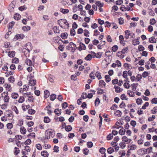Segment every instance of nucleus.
Instances as JSON below:
<instances>
[{"instance_id": "obj_7", "label": "nucleus", "mask_w": 157, "mask_h": 157, "mask_svg": "<svg viewBox=\"0 0 157 157\" xmlns=\"http://www.w3.org/2000/svg\"><path fill=\"white\" fill-rule=\"evenodd\" d=\"M14 3L15 2L13 1L9 5L8 7V10L10 11L11 12L13 10V9L15 7Z\"/></svg>"}, {"instance_id": "obj_32", "label": "nucleus", "mask_w": 157, "mask_h": 157, "mask_svg": "<svg viewBox=\"0 0 157 157\" xmlns=\"http://www.w3.org/2000/svg\"><path fill=\"white\" fill-rule=\"evenodd\" d=\"M25 101V98L23 96H21L18 100V102L21 103H23Z\"/></svg>"}, {"instance_id": "obj_1", "label": "nucleus", "mask_w": 157, "mask_h": 157, "mask_svg": "<svg viewBox=\"0 0 157 157\" xmlns=\"http://www.w3.org/2000/svg\"><path fill=\"white\" fill-rule=\"evenodd\" d=\"M25 47V48H23L22 49V51L23 52H25V50H27V52L29 53L30 52V50H31L32 49L31 46V44L30 42H28L27 43Z\"/></svg>"}, {"instance_id": "obj_59", "label": "nucleus", "mask_w": 157, "mask_h": 157, "mask_svg": "<svg viewBox=\"0 0 157 157\" xmlns=\"http://www.w3.org/2000/svg\"><path fill=\"white\" fill-rule=\"evenodd\" d=\"M35 111L32 109H29L28 110V113L31 114H33L35 113Z\"/></svg>"}, {"instance_id": "obj_28", "label": "nucleus", "mask_w": 157, "mask_h": 157, "mask_svg": "<svg viewBox=\"0 0 157 157\" xmlns=\"http://www.w3.org/2000/svg\"><path fill=\"white\" fill-rule=\"evenodd\" d=\"M140 42L138 39H135L132 41V44L134 45L139 44Z\"/></svg>"}, {"instance_id": "obj_2", "label": "nucleus", "mask_w": 157, "mask_h": 157, "mask_svg": "<svg viewBox=\"0 0 157 157\" xmlns=\"http://www.w3.org/2000/svg\"><path fill=\"white\" fill-rule=\"evenodd\" d=\"M122 66V64L120 61L118 60H116L115 63H113L112 64L111 66L115 68L116 67H120Z\"/></svg>"}, {"instance_id": "obj_25", "label": "nucleus", "mask_w": 157, "mask_h": 157, "mask_svg": "<svg viewBox=\"0 0 157 157\" xmlns=\"http://www.w3.org/2000/svg\"><path fill=\"white\" fill-rule=\"evenodd\" d=\"M49 94L50 93L49 91L48 90H46L44 91V97L45 98H46L48 97Z\"/></svg>"}, {"instance_id": "obj_24", "label": "nucleus", "mask_w": 157, "mask_h": 157, "mask_svg": "<svg viewBox=\"0 0 157 157\" xmlns=\"http://www.w3.org/2000/svg\"><path fill=\"white\" fill-rule=\"evenodd\" d=\"M142 75L140 74H138L136 77V79L137 82L139 81L142 78Z\"/></svg>"}, {"instance_id": "obj_39", "label": "nucleus", "mask_w": 157, "mask_h": 157, "mask_svg": "<svg viewBox=\"0 0 157 157\" xmlns=\"http://www.w3.org/2000/svg\"><path fill=\"white\" fill-rule=\"evenodd\" d=\"M44 122L46 123H48L50 121V119L48 117H44Z\"/></svg>"}, {"instance_id": "obj_5", "label": "nucleus", "mask_w": 157, "mask_h": 157, "mask_svg": "<svg viewBox=\"0 0 157 157\" xmlns=\"http://www.w3.org/2000/svg\"><path fill=\"white\" fill-rule=\"evenodd\" d=\"M122 140L123 142L127 144L130 143L132 140L128 138L125 136H123L122 138Z\"/></svg>"}, {"instance_id": "obj_11", "label": "nucleus", "mask_w": 157, "mask_h": 157, "mask_svg": "<svg viewBox=\"0 0 157 157\" xmlns=\"http://www.w3.org/2000/svg\"><path fill=\"white\" fill-rule=\"evenodd\" d=\"M125 33V38L127 39L129 38V36L130 35V31L129 30H127L124 32Z\"/></svg>"}, {"instance_id": "obj_31", "label": "nucleus", "mask_w": 157, "mask_h": 157, "mask_svg": "<svg viewBox=\"0 0 157 157\" xmlns=\"http://www.w3.org/2000/svg\"><path fill=\"white\" fill-rule=\"evenodd\" d=\"M156 22V21L154 18L151 19L150 20L149 23L151 25H155Z\"/></svg>"}, {"instance_id": "obj_27", "label": "nucleus", "mask_w": 157, "mask_h": 157, "mask_svg": "<svg viewBox=\"0 0 157 157\" xmlns=\"http://www.w3.org/2000/svg\"><path fill=\"white\" fill-rule=\"evenodd\" d=\"M20 132L22 134H25L26 131V129L23 127H21L20 129Z\"/></svg>"}, {"instance_id": "obj_16", "label": "nucleus", "mask_w": 157, "mask_h": 157, "mask_svg": "<svg viewBox=\"0 0 157 157\" xmlns=\"http://www.w3.org/2000/svg\"><path fill=\"white\" fill-rule=\"evenodd\" d=\"M68 34L66 33H62L61 34V37L63 39H65L67 38Z\"/></svg>"}, {"instance_id": "obj_52", "label": "nucleus", "mask_w": 157, "mask_h": 157, "mask_svg": "<svg viewBox=\"0 0 157 157\" xmlns=\"http://www.w3.org/2000/svg\"><path fill=\"white\" fill-rule=\"evenodd\" d=\"M72 129V128L71 125H68L66 126L65 127V130L67 132L70 131Z\"/></svg>"}, {"instance_id": "obj_21", "label": "nucleus", "mask_w": 157, "mask_h": 157, "mask_svg": "<svg viewBox=\"0 0 157 157\" xmlns=\"http://www.w3.org/2000/svg\"><path fill=\"white\" fill-rule=\"evenodd\" d=\"M6 127L8 129H11L13 128V125L12 123H9L7 124Z\"/></svg>"}, {"instance_id": "obj_23", "label": "nucleus", "mask_w": 157, "mask_h": 157, "mask_svg": "<svg viewBox=\"0 0 157 157\" xmlns=\"http://www.w3.org/2000/svg\"><path fill=\"white\" fill-rule=\"evenodd\" d=\"M29 86H26V88H21L20 89V92L23 94L24 93V91H26L28 89Z\"/></svg>"}, {"instance_id": "obj_38", "label": "nucleus", "mask_w": 157, "mask_h": 157, "mask_svg": "<svg viewBox=\"0 0 157 157\" xmlns=\"http://www.w3.org/2000/svg\"><path fill=\"white\" fill-rule=\"evenodd\" d=\"M60 11L64 14L67 13L69 12V10L67 9H61Z\"/></svg>"}, {"instance_id": "obj_20", "label": "nucleus", "mask_w": 157, "mask_h": 157, "mask_svg": "<svg viewBox=\"0 0 157 157\" xmlns=\"http://www.w3.org/2000/svg\"><path fill=\"white\" fill-rule=\"evenodd\" d=\"M105 44V41H101V43L97 47H98V48L99 49H102V47Z\"/></svg>"}, {"instance_id": "obj_45", "label": "nucleus", "mask_w": 157, "mask_h": 157, "mask_svg": "<svg viewBox=\"0 0 157 157\" xmlns=\"http://www.w3.org/2000/svg\"><path fill=\"white\" fill-rule=\"evenodd\" d=\"M6 90L8 91H10L11 90V87L10 86V85L9 84H7L6 86Z\"/></svg>"}, {"instance_id": "obj_33", "label": "nucleus", "mask_w": 157, "mask_h": 157, "mask_svg": "<svg viewBox=\"0 0 157 157\" xmlns=\"http://www.w3.org/2000/svg\"><path fill=\"white\" fill-rule=\"evenodd\" d=\"M151 113L153 114H155L157 113V106L155 107L151 110Z\"/></svg>"}, {"instance_id": "obj_50", "label": "nucleus", "mask_w": 157, "mask_h": 157, "mask_svg": "<svg viewBox=\"0 0 157 157\" xmlns=\"http://www.w3.org/2000/svg\"><path fill=\"white\" fill-rule=\"evenodd\" d=\"M121 98L122 100H127L128 98H127V97L126 96L125 94H123L121 95Z\"/></svg>"}, {"instance_id": "obj_61", "label": "nucleus", "mask_w": 157, "mask_h": 157, "mask_svg": "<svg viewBox=\"0 0 157 157\" xmlns=\"http://www.w3.org/2000/svg\"><path fill=\"white\" fill-rule=\"evenodd\" d=\"M124 66L125 67H127L128 69H131L132 68V66L127 63H125L124 64Z\"/></svg>"}, {"instance_id": "obj_15", "label": "nucleus", "mask_w": 157, "mask_h": 157, "mask_svg": "<svg viewBox=\"0 0 157 157\" xmlns=\"http://www.w3.org/2000/svg\"><path fill=\"white\" fill-rule=\"evenodd\" d=\"M36 81L35 79H30L29 81V84L30 86H34L36 84Z\"/></svg>"}, {"instance_id": "obj_58", "label": "nucleus", "mask_w": 157, "mask_h": 157, "mask_svg": "<svg viewBox=\"0 0 157 157\" xmlns=\"http://www.w3.org/2000/svg\"><path fill=\"white\" fill-rule=\"evenodd\" d=\"M149 103L148 102H146L144 105L142 107V109H145L146 108V107L149 105Z\"/></svg>"}, {"instance_id": "obj_13", "label": "nucleus", "mask_w": 157, "mask_h": 157, "mask_svg": "<svg viewBox=\"0 0 157 157\" xmlns=\"http://www.w3.org/2000/svg\"><path fill=\"white\" fill-rule=\"evenodd\" d=\"M15 52L14 51H11L8 52V55L10 57H13L15 56Z\"/></svg>"}, {"instance_id": "obj_47", "label": "nucleus", "mask_w": 157, "mask_h": 157, "mask_svg": "<svg viewBox=\"0 0 157 157\" xmlns=\"http://www.w3.org/2000/svg\"><path fill=\"white\" fill-rule=\"evenodd\" d=\"M61 110H59V109H56L54 110V112L57 115L59 116L61 114Z\"/></svg>"}, {"instance_id": "obj_49", "label": "nucleus", "mask_w": 157, "mask_h": 157, "mask_svg": "<svg viewBox=\"0 0 157 157\" xmlns=\"http://www.w3.org/2000/svg\"><path fill=\"white\" fill-rule=\"evenodd\" d=\"M127 94L130 97H133L134 95L133 92L131 90H128L127 92Z\"/></svg>"}, {"instance_id": "obj_18", "label": "nucleus", "mask_w": 157, "mask_h": 157, "mask_svg": "<svg viewBox=\"0 0 157 157\" xmlns=\"http://www.w3.org/2000/svg\"><path fill=\"white\" fill-rule=\"evenodd\" d=\"M18 96V94L16 93H13L11 94V97L13 99H16Z\"/></svg>"}, {"instance_id": "obj_14", "label": "nucleus", "mask_w": 157, "mask_h": 157, "mask_svg": "<svg viewBox=\"0 0 157 157\" xmlns=\"http://www.w3.org/2000/svg\"><path fill=\"white\" fill-rule=\"evenodd\" d=\"M129 147L130 150H134L136 149L137 146L135 144H132L130 145Z\"/></svg>"}, {"instance_id": "obj_37", "label": "nucleus", "mask_w": 157, "mask_h": 157, "mask_svg": "<svg viewBox=\"0 0 157 157\" xmlns=\"http://www.w3.org/2000/svg\"><path fill=\"white\" fill-rule=\"evenodd\" d=\"M114 114L115 115L120 117L122 114L121 112L119 110H117L115 112Z\"/></svg>"}, {"instance_id": "obj_54", "label": "nucleus", "mask_w": 157, "mask_h": 157, "mask_svg": "<svg viewBox=\"0 0 157 157\" xmlns=\"http://www.w3.org/2000/svg\"><path fill=\"white\" fill-rule=\"evenodd\" d=\"M95 75L98 79H100L101 78L100 73L98 72H96Z\"/></svg>"}, {"instance_id": "obj_12", "label": "nucleus", "mask_w": 157, "mask_h": 157, "mask_svg": "<svg viewBox=\"0 0 157 157\" xmlns=\"http://www.w3.org/2000/svg\"><path fill=\"white\" fill-rule=\"evenodd\" d=\"M41 155L44 157H48L49 154L47 151H44L41 152Z\"/></svg>"}, {"instance_id": "obj_41", "label": "nucleus", "mask_w": 157, "mask_h": 157, "mask_svg": "<svg viewBox=\"0 0 157 157\" xmlns=\"http://www.w3.org/2000/svg\"><path fill=\"white\" fill-rule=\"evenodd\" d=\"M119 145L122 149L124 148L126 146L125 143L123 141L121 142Z\"/></svg>"}, {"instance_id": "obj_17", "label": "nucleus", "mask_w": 157, "mask_h": 157, "mask_svg": "<svg viewBox=\"0 0 157 157\" xmlns=\"http://www.w3.org/2000/svg\"><path fill=\"white\" fill-rule=\"evenodd\" d=\"M117 56L121 58H123L125 56V55L122 54L121 51H119L117 54Z\"/></svg>"}, {"instance_id": "obj_3", "label": "nucleus", "mask_w": 157, "mask_h": 157, "mask_svg": "<svg viewBox=\"0 0 157 157\" xmlns=\"http://www.w3.org/2000/svg\"><path fill=\"white\" fill-rule=\"evenodd\" d=\"M24 37V35L23 34H18L16 35L14 37L13 40L16 41L17 40H20L23 39Z\"/></svg>"}, {"instance_id": "obj_29", "label": "nucleus", "mask_w": 157, "mask_h": 157, "mask_svg": "<svg viewBox=\"0 0 157 157\" xmlns=\"http://www.w3.org/2000/svg\"><path fill=\"white\" fill-rule=\"evenodd\" d=\"M95 4H96V5L97 6H100L101 7H102L103 6L104 4L103 3H101L99 1H98L97 2L95 1Z\"/></svg>"}, {"instance_id": "obj_46", "label": "nucleus", "mask_w": 157, "mask_h": 157, "mask_svg": "<svg viewBox=\"0 0 157 157\" xmlns=\"http://www.w3.org/2000/svg\"><path fill=\"white\" fill-rule=\"evenodd\" d=\"M119 39L120 40V43L121 44H123L124 41V38L123 36L120 35L119 36Z\"/></svg>"}, {"instance_id": "obj_44", "label": "nucleus", "mask_w": 157, "mask_h": 157, "mask_svg": "<svg viewBox=\"0 0 157 157\" xmlns=\"http://www.w3.org/2000/svg\"><path fill=\"white\" fill-rule=\"evenodd\" d=\"M149 74V73L147 71H144L142 73V76L143 78H145Z\"/></svg>"}, {"instance_id": "obj_19", "label": "nucleus", "mask_w": 157, "mask_h": 157, "mask_svg": "<svg viewBox=\"0 0 157 157\" xmlns=\"http://www.w3.org/2000/svg\"><path fill=\"white\" fill-rule=\"evenodd\" d=\"M51 109V106L48 105L45 108V110L47 111V113L49 114L51 113L52 112Z\"/></svg>"}, {"instance_id": "obj_6", "label": "nucleus", "mask_w": 157, "mask_h": 157, "mask_svg": "<svg viewBox=\"0 0 157 157\" xmlns=\"http://www.w3.org/2000/svg\"><path fill=\"white\" fill-rule=\"evenodd\" d=\"M96 56V53L92 51H89V60H90L92 58H94Z\"/></svg>"}, {"instance_id": "obj_26", "label": "nucleus", "mask_w": 157, "mask_h": 157, "mask_svg": "<svg viewBox=\"0 0 157 157\" xmlns=\"http://www.w3.org/2000/svg\"><path fill=\"white\" fill-rule=\"evenodd\" d=\"M149 41L151 43H155L156 42V39L154 37H151L149 38Z\"/></svg>"}, {"instance_id": "obj_57", "label": "nucleus", "mask_w": 157, "mask_h": 157, "mask_svg": "<svg viewBox=\"0 0 157 157\" xmlns=\"http://www.w3.org/2000/svg\"><path fill=\"white\" fill-rule=\"evenodd\" d=\"M89 76L91 79H94L95 78V77L94 76V72H92L91 73H90Z\"/></svg>"}, {"instance_id": "obj_30", "label": "nucleus", "mask_w": 157, "mask_h": 157, "mask_svg": "<svg viewBox=\"0 0 157 157\" xmlns=\"http://www.w3.org/2000/svg\"><path fill=\"white\" fill-rule=\"evenodd\" d=\"M107 152L109 154H111L114 151L113 148L112 147H110L107 149Z\"/></svg>"}, {"instance_id": "obj_8", "label": "nucleus", "mask_w": 157, "mask_h": 157, "mask_svg": "<svg viewBox=\"0 0 157 157\" xmlns=\"http://www.w3.org/2000/svg\"><path fill=\"white\" fill-rule=\"evenodd\" d=\"M114 88L115 89V91L116 93H120L123 90L120 87L116 85L114 86Z\"/></svg>"}, {"instance_id": "obj_10", "label": "nucleus", "mask_w": 157, "mask_h": 157, "mask_svg": "<svg viewBox=\"0 0 157 157\" xmlns=\"http://www.w3.org/2000/svg\"><path fill=\"white\" fill-rule=\"evenodd\" d=\"M105 82L102 80H100L99 81V86L101 88L105 87Z\"/></svg>"}, {"instance_id": "obj_43", "label": "nucleus", "mask_w": 157, "mask_h": 157, "mask_svg": "<svg viewBox=\"0 0 157 157\" xmlns=\"http://www.w3.org/2000/svg\"><path fill=\"white\" fill-rule=\"evenodd\" d=\"M88 97V94H87L86 93H83L81 96L82 99H85Z\"/></svg>"}, {"instance_id": "obj_35", "label": "nucleus", "mask_w": 157, "mask_h": 157, "mask_svg": "<svg viewBox=\"0 0 157 157\" xmlns=\"http://www.w3.org/2000/svg\"><path fill=\"white\" fill-rule=\"evenodd\" d=\"M56 95L54 94H52L50 97V100L52 101H53L56 98Z\"/></svg>"}, {"instance_id": "obj_56", "label": "nucleus", "mask_w": 157, "mask_h": 157, "mask_svg": "<svg viewBox=\"0 0 157 157\" xmlns=\"http://www.w3.org/2000/svg\"><path fill=\"white\" fill-rule=\"evenodd\" d=\"M31 143V140L29 139H28L27 140H26V141H25L24 144L25 145H28V144H30Z\"/></svg>"}, {"instance_id": "obj_64", "label": "nucleus", "mask_w": 157, "mask_h": 157, "mask_svg": "<svg viewBox=\"0 0 157 157\" xmlns=\"http://www.w3.org/2000/svg\"><path fill=\"white\" fill-rule=\"evenodd\" d=\"M151 102L152 104H157V98H154L151 100Z\"/></svg>"}, {"instance_id": "obj_48", "label": "nucleus", "mask_w": 157, "mask_h": 157, "mask_svg": "<svg viewBox=\"0 0 157 157\" xmlns=\"http://www.w3.org/2000/svg\"><path fill=\"white\" fill-rule=\"evenodd\" d=\"M105 78L106 79V82H109L111 80V78L109 75H105Z\"/></svg>"}, {"instance_id": "obj_9", "label": "nucleus", "mask_w": 157, "mask_h": 157, "mask_svg": "<svg viewBox=\"0 0 157 157\" xmlns=\"http://www.w3.org/2000/svg\"><path fill=\"white\" fill-rule=\"evenodd\" d=\"M78 48L80 51L82 49H86V47L85 44L82 43H80L79 46L78 47Z\"/></svg>"}, {"instance_id": "obj_62", "label": "nucleus", "mask_w": 157, "mask_h": 157, "mask_svg": "<svg viewBox=\"0 0 157 157\" xmlns=\"http://www.w3.org/2000/svg\"><path fill=\"white\" fill-rule=\"evenodd\" d=\"M150 61H148L146 62L145 67L148 70L150 69L149 65L150 64Z\"/></svg>"}, {"instance_id": "obj_36", "label": "nucleus", "mask_w": 157, "mask_h": 157, "mask_svg": "<svg viewBox=\"0 0 157 157\" xmlns=\"http://www.w3.org/2000/svg\"><path fill=\"white\" fill-rule=\"evenodd\" d=\"M21 16L20 14L16 13L14 14V18L17 20H18L20 18Z\"/></svg>"}, {"instance_id": "obj_4", "label": "nucleus", "mask_w": 157, "mask_h": 157, "mask_svg": "<svg viewBox=\"0 0 157 157\" xmlns=\"http://www.w3.org/2000/svg\"><path fill=\"white\" fill-rule=\"evenodd\" d=\"M35 59L34 58H32V60L30 59H27L25 60V63L28 65L29 66H32L34 64V63Z\"/></svg>"}, {"instance_id": "obj_63", "label": "nucleus", "mask_w": 157, "mask_h": 157, "mask_svg": "<svg viewBox=\"0 0 157 157\" xmlns=\"http://www.w3.org/2000/svg\"><path fill=\"white\" fill-rule=\"evenodd\" d=\"M9 81L11 82H13L14 80L15 79L13 77V76H10V77H9L8 78Z\"/></svg>"}, {"instance_id": "obj_60", "label": "nucleus", "mask_w": 157, "mask_h": 157, "mask_svg": "<svg viewBox=\"0 0 157 157\" xmlns=\"http://www.w3.org/2000/svg\"><path fill=\"white\" fill-rule=\"evenodd\" d=\"M106 151L104 147H101L99 150L100 152L102 154L105 153V151Z\"/></svg>"}, {"instance_id": "obj_42", "label": "nucleus", "mask_w": 157, "mask_h": 157, "mask_svg": "<svg viewBox=\"0 0 157 157\" xmlns=\"http://www.w3.org/2000/svg\"><path fill=\"white\" fill-rule=\"evenodd\" d=\"M148 13L149 15L152 16H154L155 14L154 11L151 9L149 10Z\"/></svg>"}, {"instance_id": "obj_51", "label": "nucleus", "mask_w": 157, "mask_h": 157, "mask_svg": "<svg viewBox=\"0 0 157 157\" xmlns=\"http://www.w3.org/2000/svg\"><path fill=\"white\" fill-rule=\"evenodd\" d=\"M137 85V84H136L134 83H133V84H132L131 86L132 87V90H133L135 91L136 89V85Z\"/></svg>"}, {"instance_id": "obj_22", "label": "nucleus", "mask_w": 157, "mask_h": 157, "mask_svg": "<svg viewBox=\"0 0 157 157\" xmlns=\"http://www.w3.org/2000/svg\"><path fill=\"white\" fill-rule=\"evenodd\" d=\"M30 105H25L24 104L22 105V108L24 111H25L27 109L29 108Z\"/></svg>"}, {"instance_id": "obj_55", "label": "nucleus", "mask_w": 157, "mask_h": 157, "mask_svg": "<svg viewBox=\"0 0 157 157\" xmlns=\"http://www.w3.org/2000/svg\"><path fill=\"white\" fill-rule=\"evenodd\" d=\"M118 49V47L117 45H114L112 48V50L113 52H115Z\"/></svg>"}, {"instance_id": "obj_40", "label": "nucleus", "mask_w": 157, "mask_h": 157, "mask_svg": "<svg viewBox=\"0 0 157 157\" xmlns=\"http://www.w3.org/2000/svg\"><path fill=\"white\" fill-rule=\"evenodd\" d=\"M125 133V130L123 128L120 129L119 131V134L121 135H124Z\"/></svg>"}, {"instance_id": "obj_53", "label": "nucleus", "mask_w": 157, "mask_h": 157, "mask_svg": "<svg viewBox=\"0 0 157 157\" xmlns=\"http://www.w3.org/2000/svg\"><path fill=\"white\" fill-rule=\"evenodd\" d=\"M20 150L17 147H15V151H14V154L16 155H17L19 152Z\"/></svg>"}, {"instance_id": "obj_34", "label": "nucleus", "mask_w": 157, "mask_h": 157, "mask_svg": "<svg viewBox=\"0 0 157 157\" xmlns=\"http://www.w3.org/2000/svg\"><path fill=\"white\" fill-rule=\"evenodd\" d=\"M10 46V43L9 42H6L4 43V47L5 48H8Z\"/></svg>"}]
</instances>
